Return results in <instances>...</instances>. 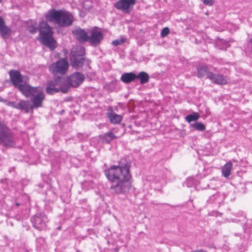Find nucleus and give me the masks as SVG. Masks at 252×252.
<instances>
[{
    "instance_id": "obj_17",
    "label": "nucleus",
    "mask_w": 252,
    "mask_h": 252,
    "mask_svg": "<svg viewBox=\"0 0 252 252\" xmlns=\"http://www.w3.org/2000/svg\"><path fill=\"white\" fill-rule=\"evenodd\" d=\"M197 76L199 78H202L205 75H207L208 78V74L212 72L209 71L208 67L204 65H199L197 67Z\"/></svg>"
},
{
    "instance_id": "obj_32",
    "label": "nucleus",
    "mask_w": 252,
    "mask_h": 252,
    "mask_svg": "<svg viewBox=\"0 0 252 252\" xmlns=\"http://www.w3.org/2000/svg\"><path fill=\"white\" fill-rule=\"evenodd\" d=\"M191 252H207L206 251L202 250V249H200V250L193 251Z\"/></svg>"
},
{
    "instance_id": "obj_12",
    "label": "nucleus",
    "mask_w": 252,
    "mask_h": 252,
    "mask_svg": "<svg viewBox=\"0 0 252 252\" xmlns=\"http://www.w3.org/2000/svg\"><path fill=\"white\" fill-rule=\"evenodd\" d=\"M136 0H119L114 4V6L118 10L128 14L132 9Z\"/></svg>"
},
{
    "instance_id": "obj_20",
    "label": "nucleus",
    "mask_w": 252,
    "mask_h": 252,
    "mask_svg": "<svg viewBox=\"0 0 252 252\" xmlns=\"http://www.w3.org/2000/svg\"><path fill=\"white\" fill-rule=\"evenodd\" d=\"M232 167V163L231 161L227 162L223 166L221 169L222 175L225 178L229 176Z\"/></svg>"
},
{
    "instance_id": "obj_24",
    "label": "nucleus",
    "mask_w": 252,
    "mask_h": 252,
    "mask_svg": "<svg viewBox=\"0 0 252 252\" xmlns=\"http://www.w3.org/2000/svg\"><path fill=\"white\" fill-rule=\"evenodd\" d=\"M191 126L194 129L200 131H204L205 130V126L201 123L195 122L194 124H191Z\"/></svg>"
},
{
    "instance_id": "obj_35",
    "label": "nucleus",
    "mask_w": 252,
    "mask_h": 252,
    "mask_svg": "<svg viewBox=\"0 0 252 252\" xmlns=\"http://www.w3.org/2000/svg\"><path fill=\"white\" fill-rule=\"evenodd\" d=\"M57 229L58 230H61V226H59L57 228Z\"/></svg>"
},
{
    "instance_id": "obj_30",
    "label": "nucleus",
    "mask_w": 252,
    "mask_h": 252,
    "mask_svg": "<svg viewBox=\"0 0 252 252\" xmlns=\"http://www.w3.org/2000/svg\"><path fill=\"white\" fill-rule=\"evenodd\" d=\"M77 136L79 138L81 139V140L83 139L87 138L88 135L86 134H82V133H78L77 135Z\"/></svg>"
},
{
    "instance_id": "obj_2",
    "label": "nucleus",
    "mask_w": 252,
    "mask_h": 252,
    "mask_svg": "<svg viewBox=\"0 0 252 252\" xmlns=\"http://www.w3.org/2000/svg\"><path fill=\"white\" fill-rule=\"evenodd\" d=\"M10 82L26 97H31L32 109L42 107L45 95L40 87H32L30 85V78L22 75L18 70L11 69L9 71Z\"/></svg>"
},
{
    "instance_id": "obj_9",
    "label": "nucleus",
    "mask_w": 252,
    "mask_h": 252,
    "mask_svg": "<svg viewBox=\"0 0 252 252\" xmlns=\"http://www.w3.org/2000/svg\"><path fill=\"white\" fill-rule=\"evenodd\" d=\"M88 41L94 47L98 46L103 39V34L101 30L94 27L89 32Z\"/></svg>"
},
{
    "instance_id": "obj_14",
    "label": "nucleus",
    "mask_w": 252,
    "mask_h": 252,
    "mask_svg": "<svg viewBox=\"0 0 252 252\" xmlns=\"http://www.w3.org/2000/svg\"><path fill=\"white\" fill-rule=\"evenodd\" d=\"M72 33L75 36L76 39L80 42H85L88 41V33L81 28H77L72 31Z\"/></svg>"
},
{
    "instance_id": "obj_4",
    "label": "nucleus",
    "mask_w": 252,
    "mask_h": 252,
    "mask_svg": "<svg viewBox=\"0 0 252 252\" xmlns=\"http://www.w3.org/2000/svg\"><path fill=\"white\" fill-rule=\"evenodd\" d=\"M40 42L53 51L56 48V40L53 38L52 28L46 22H41L39 25Z\"/></svg>"
},
{
    "instance_id": "obj_13",
    "label": "nucleus",
    "mask_w": 252,
    "mask_h": 252,
    "mask_svg": "<svg viewBox=\"0 0 252 252\" xmlns=\"http://www.w3.org/2000/svg\"><path fill=\"white\" fill-rule=\"evenodd\" d=\"M7 105L14 108L23 111L26 113L33 112L32 107L30 101L28 100H20L18 102L9 101L8 102Z\"/></svg>"
},
{
    "instance_id": "obj_22",
    "label": "nucleus",
    "mask_w": 252,
    "mask_h": 252,
    "mask_svg": "<svg viewBox=\"0 0 252 252\" xmlns=\"http://www.w3.org/2000/svg\"><path fill=\"white\" fill-rule=\"evenodd\" d=\"M108 117L110 122L113 124H119L122 120V117L121 115L115 113H108Z\"/></svg>"
},
{
    "instance_id": "obj_5",
    "label": "nucleus",
    "mask_w": 252,
    "mask_h": 252,
    "mask_svg": "<svg viewBox=\"0 0 252 252\" xmlns=\"http://www.w3.org/2000/svg\"><path fill=\"white\" fill-rule=\"evenodd\" d=\"M63 87L61 89V92L66 93L68 92L70 87H78L85 80L84 75L79 72H76L67 77L60 76Z\"/></svg>"
},
{
    "instance_id": "obj_26",
    "label": "nucleus",
    "mask_w": 252,
    "mask_h": 252,
    "mask_svg": "<svg viewBox=\"0 0 252 252\" xmlns=\"http://www.w3.org/2000/svg\"><path fill=\"white\" fill-rule=\"evenodd\" d=\"M28 30L31 33L34 34L37 32L38 28L35 26L32 25L28 27Z\"/></svg>"
},
{
    "instance_id": "obj_3",
    "label": "nucleus",
    "mask_w": 252,
    "mask_h": 252,
    "mask_svg": "<svg viewBox=\"0 0 252 252\" xmlns=\"http://www.w3.org/2000/svg\"><path fill=\"white\" fill-rule=\"evenodd\" d=\"M45 17L46 21L54 23L61 27H69L73 22V17L69 12L54 8L50 9Z\"/></svg>"
},
{
    "instance_id": "obj_29",
    "label": "nucleus",
    "mask_w": 252,
    "mask_h": 252,
    "mask_svg": "<svg viewBox=\"0 0 252 252\" xmlns=\"http://www.w3.org/2000/svg\"><path fill=\"white\" fill-rule=\"evenodd\" d=\"M202 1L204 4L211 6L213 4L214 0H203Z\"/></svg>"
},
{
    "instance_id": "obj_23",
    "label": "nucleus",
    "mask_w": 252,
    "mask_h": 252,
    "mask_svg": "<svg viewBox=\"0 0 252 252\" xmlns=\"http://www.w3.org/2000/svg\"><path fill=\"white\" fill-rule=\"evenodd\" d=\"M200 117L198 113L194 112L191 114H189L186 117V120L189 123L192 121H197Z\"/></svg>"
},
{
    "instance_id": "obj_18",
    "label": "nucleus",
    "mask_w": 252,
    "mask_h": 252,
    "mask_svg": "<svg viewBox=\"0 0 252 252\" xmlns=\"http://www.w3.org/2000/svg\"><path fill=\"white\" fill-rule=\"evenodd\" d=\"M12 33L11 28L5 24L0 28V34L3 39H7Z\"/></svg>"
},
{
    "instance_id": "obj_6",
    "label": "nucleus",
    "mask_w": 252,
    "mask_h": 252,
    "mask_svg": "<svg viewBox=\"0 0 252 252\" xmlns=\"http://www.w3.org/2000/svg\"><path fill=\"white\" fill-rule=\"evenodd\" d=\"M86 60L85 49L79 46L72 49L70 53V62L72 66L74 68L81 67Z\"/></svg>"
},
{
    "instance_id": "obj_10",
    "label": "nucleus",
    "mask_w": 252,
    "mask_h": 252,
    "mask_svg": "<svg viewBox=\"0 0 252 252\" xmlns=\"http://www.w3.org/2000/svg\"><path fill=\"white\" fill-rule=\"evenodd\" d=\"M68 67V63L65 59H62L56 63H53L49 66V70L54 74L55 77L56 73L64 74L66 73Z\"/></svg>"
},
{
    "instance_id": "obj_34",
    "label": "nucleus",
    "mask_w": 252,
    "mask_h": 252,
    "mask_svg": "<svg viewBox=\"0 0 252 252\" xmlns=\"http://www.w3.org/2000/svg\"><path fill=\"white\" fill-rule=\"evenodd\" d=\"M64 112V110H62V111H61L60 112V114H63Z\"/></svg>"
},
{
    "instance_id": "obj_21",
    "label": "nucleus",
    "mask_w": 252,
    "mask_h": 252,
    "mask_svg": "<svg viewBox=\"0 0 252 252\" xmlns=\"http://www.w3.org/2000/svg\"><path fill=\"white\" fill-rule=\"evenodd\" d=\"M101 137L102 141L106 143H109L112 140L117 138V136L112 131H109L104 134Z\"/></svg>"
},
{
    "instance_id": "obj_8",
    "label": "nucleus",
    "mask_w": 252,
    "mask_h": 252,
    "mask_svg": "<svg viewBox=\"0 0 252 252\" xmlns=\"http://www.w3.org/2000/svg\"><path fill=\"white\" fill-rule=\"evenodd\" d=\"M33 227L41 231L46 227L48 219L46 214L41 212L34 215L31 219Z\"/></svg>"
},
{
    "instance_id": "obj_36",
    "label": "nucleus",
    "mask_w": 252,
    "mask_h": 252,
    "mask_svg": "<svg viewBox=\"0 0 252 252\" xmlns=\"http://www.w3.org/2000/svg\"><path fill=\"white\" fill-rule=\"evenodd\" d=\"M2 2V0H0V3Z\"/></svg>"
},
{
    "instance_id": "obj_15",
    "label": "nucleus",
    "mask_w": 252,
    "mask_h": 252,
    "mask_svg": "<svg viewBox=\"0 0 252 252\" xmlns=\"http://www.w3.org/2000/svg\"><path fill=\"white\" fill-rule=\"evenodd\" d=\"M208 79L218 85H225L227 83L226 79L222 75L214 74L212 72L208 74Z\"/></svg>"
},
{
    "instance_id": "obj_1",
    "label": "nucleus",
    "mask_w": 252,
    "mask_h": 252,
    "mask_svg": "<svg viewBox=\"0 0 252 252\" xmlns=\"http://www.w3.org/2000/svg\"><path fill=\"white\" fill-rule=\"evenodd\" d=\"M131 161L122 158L118 165H111L104 170V174L111 182L110 190L113 194H126L131 188Z\"/></svg>"
},
{
    "instance_id": "obj_28",
    "label": "nucleus",
    "mask_w": 252,
    "mask_h": 252,
    "mask_svg": "<svg viewBox=\"0 0 252 252\" xmlns=\"http://www.w3.org/2000/svg\"><path fill=\"white\" fill-rule=\"evenodd\" d=\"M125 42V39H117L112 41V44L115 46H117L123 44Z\"/></svg>"
},
{
    "instance_id": "obj_27",
    "label": "nucleus",
    "mask_w": 252,
    "mask_h": 252,
    "mask_svg": "<svg viewBox=\"0 0 252 252\" xmlns=\"http://www.w3.org/2000/svg\"><path fill=\"white\" fill-rule=\"evenodd\" d=\"M169 29L168 27L164 28L161 32L160 35L162 37H164L169 33Z\"/></svg>"
},
{
    "instance_id": "obj_16",
    "label": "nucleus",
    "mask_w": 252,
    "mask_h": 252,
    "mask_svg": "<svg viewBox=\"0 0 252 252\" xmlns=\"http://www.w3.org/2000/svg\"><path fill=\"white\" fill-rule=\"evenodd\" d=\"M135 80L136 74L133 72L124 73L121 77V80L126 84H129Z\"/></svg>"
},
{
    "instance_id": "obj_31",
    "label": "nucleus",
    "mask_w": 252,
    "mask_h": 252,
    "mask_svg": "<svg viewBox=\"0 0 252 252\" xmlns=\"http://www.w3.org/2000/svg\"><path fill=\"white\" fill-rule=\"evenodd\" d=\"M5 24V21L4 20V19H3V18H2V17L0 16V28H1L2 26H3Z\"/></svg>"
},
{
    "instance_id": "obj_19",
    "label": "nucleus",
    "mask_w": 252,
    "mask_h": 252,
    "mask_svg": "<svg viewBox=\"0 0 252 252\" xmlns=\"http://www.w3.org/2000/svg\"><path fill=\"white\" fill-rule=\"evenodd\" d=\"M139 79L141 84H145L147 83L150 79L149 74L144 71H141L138 74H136V79Z\"/></svg>"
},
{
    "instance_id": "obj_25",
    "label": "nucleus",
    "mask_w": 252,
    "mask_h": 252,
    "mask_svg": "<svg viewBox=\"0 0 252 252\" xmlns=\"http://www.w3.org/2000/svg\"><path fill=\"white\" fill-rule=\"evenodd\" d=\"M217 46L220 49H224L226 50L227 48L230 46L228 42L224 40H220L217 43Z\"/></svg>"
},
{
    "instance_id": "obj_33",
    "label": "nucleus",
    "mask_w": 252,
    "mask_h": 252,
    "mask_svg": "<svg viewBox=\"0 0 252 252\" xmlns=\"http://www.w3.org/2000/svg\"><path fill=\"white\" fill-rule=\"evenodd\" d=\"M41 240H42V241H44L43 239L41 238V237H39V238H37V242L38 243H41Z\"/></svg>"
},
{
    "instance_id": "obj_7",
    "label": "nucleus",
    "mask_w": 252,
    "mask_h": 252,
    "mask_svg": "<svg viewBox=\"0 0 252 252\" xmlns=\"http://www.w3.org/2000/svg\"><path fill=\"white\" fill-rule=\"evenodd\" d=\"M0 144L6 147H11L15 144L10 130L2 122H0Z\"/></svg>"
},
{
    "instance_id": "obj_37",
    "label": "nucleus",
    "mask_w": 252,
    "mask_h": 252,
    "mask_svg": "<svg viewBox=\"0 0 252 252\" xmlns=\"http://www.w3.org/2000/svg\"><path fill=\"white\" fill-rule=\"evenodd\" d=\"M16 205L18 206L19 204L18 203H17Z\"/></svg>"
},
{
    "instance_id": "obj_11",
    "label": "nucleus",
    "mask_w": 252,
    "mask_h": 252,
    "mask_svg": "<svg viewBox=\"0 0 252 252\" xmlns=\"http://www.w3.org/2000/svg\"><path fill=\"white\" fill-rule=\"evenodd\" d=\"M60 76H55L54 80L49 81L47 84L46 92L49 94H53L59 92H61L62 82Z\"/></svg>"
}]
</instances>
